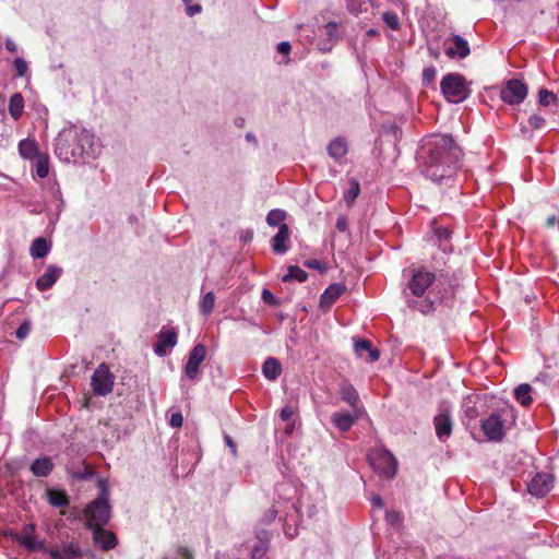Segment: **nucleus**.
Wrapping results in <instances>:
<instances>
[{
	"label": "nucleus",
	"mask_w": 559,
	"mask_h": 559,
	"mask_svg": "<svg viewBox=\"0 0 559 559\" xmlns=\"http://www.w3.org/2000/svg\"><path fill=\"white\" fill-rule=\"evenodd\" d=\"M290 231L286 224H282L277 234L272 238V250L277 254H283L288 250L286 245L289 240Z\"/></svg>",
	"instance_id": "obj_19"
},
{
	"label": "nucleus",
	"mask_w": 559,
	"mask_h": 559,
	"mask_svg": "<svg viewBox=\"0 0 559 559\" xmlns=\"http://www.w3.org/2000/svg\"><path fill=\"white\" fill-rule=\"evenodd\" d=\"M341 397L344 402H346L354 412L362 411V406L360 405V400L357 391L352 385H345L341 389Z\"/></svg>",
	"instance_id": "obj_24"
},
{
	"label": "nucleus",
	"mask_w": 559,
	"mask_h": 559,
	"mask_svg": "<svg viewBox=\"0 0 559 559\" xmlns=\"http://www.w3.org/2000/svg\"><path fill=\"white\" fill-rule=\"evenodd\" d=\"M336 227L340 231H345L347 229V221L344 216H340L337 218Z\"/></svg>",
	"instance_id": "obj_53"
},
{
	"label": "nucleus",
	"mask_w": 559,
	"mask_h": 559,
	"mask_svg": "<svg viewBox=\"0 0 559 559\" xmlns=\"http://www.w3.org/2000/svg\"><path fill=\"white\" fill-rule=\"evenodd\" d=\"M437 234L440 239L449 238V231L447 229H438Z\"/></svg>",
	"instance_id": "obj_58"
},
{
	"label": "nucleus",
	"mask_w": 559,
	"mask_h": 559,
	"mask_svg": "<svg viewBox=\"0 0 559 559\" xmlns=\"http://www.w3.org/2000/svg\"><path fill=\"white\" fill-rule=\"evenodd\" d=\"M515 423V414L512 407H506L490 414L481 420V430L490 441H501Z\"/></svg>",
	"instance_id": "obj_3"
},
{
	"label": "nucleus",
	"mask_w": 559,
	"mask_h": 559,
	"mask_svg": "<svg viewBox=\"0 0 559 559\" xmlns=\"http://www.w3.org/2000/svg\"><path fill=\"white\" fill-rule=\"evenodd\" d=\"M307 265L309 267H312V269H320L321 263H320V261L314 260V261H311V262H307Z\"/></svg>",
	"instance_id": "obj_60"
},
{
	"label": "nucleus",
	"mask_w": 559,
	"mask_h": 559,
	"mask_svg": "<svg viewBox=\"0 0 559 559\" xmlns=\"http://www.w3.org/2000/svg\"><path fill=\"white\" fill-rule=\"evenodd\" d=\"M31 331V325L29 323L27 322H24L20 325V328L16 330L15 334H16V337L20 338V340H23L24 337H26V335L29 333Z\"/></svg>",
	"instance_id": "obj_47"
},
{
	"label": "nucleus",
	"mask_w": 559,
	"mask_h": 559,
	"mask_svg": "<svg viewBox=\"0 0 559 559\" xmlns=\"http://www.w3.org/2000/svg\"><path fill=\"white\" fill-rule=\"evenodd\" d=\"M368 460L372 468L386 478H392L397 471V462L393 454L384 449H377L369 453Z\"/></svg>",
	"instance_id": "obj_6"
},
{
	"label": "nucleus",
	"mask_w": 559,
	"mask_h": 559,
	"mask_svg": "<svg viewBox=\"0 0 559 559\" xmlns=\"http://www.w3.org/2000/svg\"><path fill=\"white\" fill-rule=\"evenodd\" d=\"M224 440H225L227 447L230 449L231 454L234 456H236L237 455V445L234 442V440L231 439V437L229 435H225Z\"/></svg>",
	"instance_id": "obj_50"
},
{
	"label": "nucleus",
	"mask_w": 559,
	"mask_h": 559,
	"mask_svg": "<svg viewBox=\"0 0 559 559\" xmlns=\"http://www.w3.org/2000/svg\"><path fill=\"white\" fill-rule=\"evenodd\" d=\"M429 52L432 53V56L436 58V51H433L432 49H429Z\"/></svg>",
	"instance_id": "obj_63"
},
{
	"label": "nucleus",
	"mask_w": 559,
	"mask_h": 559,
	"mask_svg": "<svg viewBox=\"0 0 559 559\" xmlns=\"http://www.w3.org/2000/svg\"><path fill=\"white\" fill-rule=\"evenodd\" d=\"M437 74V70L435 67H427L423 71V81L425 84L429 85L435 81Z\"/></svg>",
	"instance_id": "obj_42"
},
{
	"label": "nucleus",
	"mask_w": 559,
	"mask_h": 559,
	"mask_svg": "<svg viewBox=\"0 0 559 559\" xmlns=\"http://www.w3.org/2000/svg\"><path fill=\"white\" fill-rule=\"evenodd\" d=\"M308 275L307 272L300 269L299 266H289L287 274H285L282 280L284 282L296 280L298 282H305Z\"/></svg>",
	"instance_id": "obj_35"
},
{
	"label": "nucleus",
	"mask_w": 559,
	"mask_h": 559,
	"mask_svg": "<svg viewBox=\"0 0 559 559\" xmlns=\"http://www.w3.org/2000/svg\"><path fill=\"white\" fill-rule=\"evenodd\" d=\"M25 548L28 550H43L47 554V549H50L49 547L45 546V543L43 540H38L36 537L28 538L27 543L24 545Z\"/></svg>",
	"instance_id": "obj_39"
},
{
	"label": "nucleus",
	"mask_w": 559,
	"mask_h": 559,
	"mask_svg": "<svg viewBox=\"0 0 559 559\" xmlns=\"http://www.w3.org/2000/svg\"><path fill=\"white\" fill-rule=\"evenodd\" d=\"M282 367L277 359L269 358L265 360L262 367L264 377L269 380H275L281 374Z\"/></svg>",
	"instance_id": "obj_28"
},
{
	"label": "nucleus",
	"mask_w": 559,
	"mask_h": 559,
	"mask_svg": "<svg viewBox=\"0 0 559 559\" xmlns=\"http://www.w3.org/2000/svg\"><path fill=\"white\" fill-rule=\"evenodd\" d=\"M433 423L437 437L440 440H444L450 437L452 432V420L449 413L441 412L435 417Z\"/></svg>",
	"instance_id": "obj_18"
},
{
	"label": "nucleus",
	"mask_w": 559,
	"mask_h": 559,
	"mask_svg": "<svg viewBox=\"0 0 559 559\" xmlns=\"http://www.w3.org/2000/svg\"><path fill=\"white\" fill-rule=\"evenodd\" d=\"M347 143L342 138L332 140L328 146L329 155L336 160L344 157L347 154Z\"/></svg>",
	"instance_id": "obj_26"
},
{
	"label": "nucleus",
	"mask_w": 559,
	"mask_h": 559,
	"mask_svg": "<svg viewBox=\"0 0 559 559\" xmlns=\"http://www.w3.org/2000/svg\"><path fill=\"white\" fill-rule=\"evenodd\" d=\"M445 52L450 58L463 59L469 55V47L465 39L455 35L452 38V45L447 48Z\"/></svg>",
	"instance_id": "obj_20"
},
{
	"label": "nucleus",
	"mask_w": 559,
	"mask_h": 559,
	"mask_svg": "<svg viewBox=\"0 0 559 559\" xmlns=\"http://www.w3.org/2000/svg\"><path fill=\"white\" fill-rule=\"evenodd\" d=\"M14 68L17 76H25L28 71V64L23 58H16L14 60Z\"/></svg>",
	"instance_id": "obj_41"
},
{
	"label": "nucleus",
	"mask_w": 559,
	"mask_h": 559,
	"mask_svg": "<svg viewBox=\"0 0 559 559\" xmlns=\"http://www.w3.org/2000/svg\"><path fill=\"white\" fill-rule=\"evenodd\" d=\"M286 212L280 209L272 210L266 215V223L270 226H281L282 224H285L284 221L286 219Z\"/></svg>",
	"instance_id": "obj_33"
},
{
	"label": "nucleus",
	"mask_w": 559,
	"mask_h": 559,
	"mask_svg": "<svg viewBox=\"0 0 559 559\" xmlns=\"http://www.w3.org/2000/svg\"><path fill=\"white\" fill-rule=\"evenodd\" d=\"M169 559V558H167ZM170 559H192L190 551L186 548H179Z\"/></svg>",
	"instance_id": "obj_48"
},
{
	"label": "nucleus",
	"mask_w": 559,
	"mask_h": 559,
	"mask_svg": "<svg viewBox=\"0 0 559 559\" xmlns=\"http://www.w3.org/2000/svg\"><path fill=\"white\" fill-rule=\"evenodd\" d=\"M19 153L25 159L36 158L38 155V145L34 139H24L19 143Z\"/></svg>",
	"instance_id": "obj_25"
},
{
	"label": "nucleus",
	"mask_w": 559,
	"mask_h": 559,
	"mask_svg": "<svg viewBox=\"0 0 559 559\" xmlns=\"http://www.w3.org/2000/svg\"><path fill=\"white\" fill-rule=\"evenodd\" d=\"M532 386L527 383H522L514 389V397L521 405L528 406L532 402Z\"/></svg>",
	"instance_id": "obj_29"
},
{
	"label": "nucleus",
	"mask_w": 559,
	"mask_h": 559,
	"mask_svg": "<svg viewBox=\"0 0 559 559\" xmlns=\"http://www.w3.org/2000/svg\"><path fill=\"white\" fill-rule=\"evenodd\" d=\"M528 123L533 129L538 130L545 126V119L537 114H533L528 118Z\"/></svg>",
	"instance_id": "obj_43"
},
{
	"label": "nucleus",
	"mask_w": 559,
	"mask_h": 559,
	"mask_svg": "<svg viewBox=\"0 0 559 559\" xmlns=\"http://www.w3.org/2000/svg\"><path fill=\"white\" fill-rule=\"evenodd\" d=\"M262 298H263V300H264L265 302H269V304H272V302H273V300H274V296H273V294H272L270 290H267V289H263V292H262Z\"/></svg>",
	"instance_id": "obj_54"
},
{
	"label": "nucleus",
	"mask_w": 559,
	"mask_h": 559,
	"mask_svg": "<svg viewBox=\"0 0 559 559\" xmlns=\"http://www.w3.org/2000/svg\"><path fill=\"white\" fill-rule=\"evenodd\" d=\"M554 487V476L548 473H538L528 483L527 490L532 496L544 497Z\"/></svg>",
	"instance_id": "obj_10"
},
{
	"label": "nucleus",
	"mask_w": 559,
	"mask_h": 559,
	"mask_svg": "<svg viewBox=\"0 0 559 559\" xmlns=\"http://www.w3.org/2000/svg\"><path fill=\"white\" fill-rule=\"evenodd\" d=\"M5 47L10 52H16L17 50L15 43L10 38L7 39Z\"/></svg>",
	"instance_id": "obj_55"
},
{
	"label": "nucleus",
	"mask_w": 559,
	"mask_h": 559,
	"mask_svg": "<svg viewBox=\"0 0 559 559\" xmlns=\"http://www.w3.org/2000/svg\"><path fill=\"white\" fill-rule=\"evenodd\" d=\"M345 292V286L342 284L330 285L320 297V308L323 310L329 309Z\"/></svg>",
	"instance_id": "obj_17"
},
{
	"label": "nucleus",
	"mask_w": 559,
	"mask_h": 559,
	"mask_svg": "<svg viewBox=\"0 0 559 559\" xmlns=\"http://www.w3.org/2000/svg\"><path fill=\"white\" fill-rule=\"evenodd\" d=\"M96 148L94 134L76 126L62 129L55 140V153L64 163H79L94 157Z\"/></svg>",
	"instance_id": "obj_2"
},
{
	"label": "nucleus",
	"mask_w": 559,
	"mask_h": 559,
	"mask_svg": "<svg viewBox=\"0 0 559 559\" xmlns=\"http://www.w3.org/2000/svg\"><path fill=\"white\" fill-rule=\"evenodd\" d=\"M25 103L21 93H14L9 100L8 110L10 117L17 121L24 114Z\"/></svg>",
	"instance_id": "obj_21"
},
{
	"label": "nucleus",
	"mask_w": 559,
	"mask_h": 559,
	"mask_svg": "<svg viewBox=\"0 0 559 559\" xmlns=\"http://www.w3.org/2000/svg\"><path fill=\"white\" fill-rule=\"evenodd\" d=\"M276 514H277L276 510H274V509H270V510L266 512V514H265V518H266L267 522L273 521V520L276 518Z\"/></svg>",
	"instance_id": "obj_57"
},
{
	"label": "nucleus",
	"mask_w": 559,
	"mask_h": 559,
	"mask_svg": "<svg viewBox=\"0 0 559 559\" xmlns=\"http://www.w3.org/2000/svg\"><path fill=\"white\" fill-rule=\"evenodd\" d=\"M435 281V274L424 269L414 270L408 282V288L415 296H423Z\"/></svg>",
	"instance_id": "obj_9"
},
{
	"label": "nucleus",
	"mask_w": 559,
	"mask_h": 559,
	"mask_svg": "<svg viewBox=\"0 0 559 559\" xmlns=\"http://www.w3.org/2000/svg\"><path fill=\"white\" fill-rule=\"evenodd\" d=\"M52 469V462L49 457H39L35 460L31 466V471L35 476L45 477L50 474Z\"/></svg>",
	"instance_id": "obj_27"
},
{
	"label": "nucleus",
	"mask_w": 559,
	"mask_h": 559,
	"mask_svg": "<svg viewBox=\"0 0 559 559\" xmlns=\"http://www.w3.org/2000/svg\"><path fill=\"white\" fill-rule=\"evenodd\" d=\"M247 140L251 141L253 140V136L251 134H247Z\"/></svg>",
	"instance_id": "obj_61"
},
{
	"label": "nucleus",
	"mask_w": 559,
	"mask_h": 559,
	"mask_svg": "<svg viewBox=\"0 0 559 559\" xmlns=\"http://www.w3.org/2000/svg\"><path fill=\"white\" fill-rule=\"evenodd\" d=\"M440 88L445 99L454 104L465 100L469 95L468 83L459 73L444 75L440 82Z\"/></svg>",
	"instance_id": "obj_4"
},
{
	"label": "nucleus",
	"mask_w": 559,
	"mask_h": 559,
	"mask_svg": "<svg viewBox=\"0 0 559 559\" xmlns=\"http://www.w3.org/2000/svg\"><path fill=\"white\" fill-rule=\"evenodd\" d=\"M429 52L432 53V56L436 58V51H433L432 49H429Z\"/></svg>",
	"instance_id": "obj_64"
},
{
	"label": "nucleus",
	"mask_w": 559,
	"mask_h": 559,
	"mask_svg": "<svg viewBox=\"0 0 559 559\" xmlns=\"http://www.w3.org/2000/svg\"><path fill=\"white\" fill-rule=\"evenodd\" d=\"M93 531V539L104 550H110L117 545L116 535L103 527H95Z\"/></svg>",
	"instance_id": "obj_16"
},
{
	"label": "nucleus",
	"mask_w": 559,
	"mask_h": 559,
	"mask_svg": "<svg viewBox=\"0 0 559 559\" xmlns=\"http://www.w3.org/2000/svg\"><path fill=\"white\" fill-rule=\"evenodd\" d=\"M326 37V41L320 40L319 48L322 51H329L331 50L333 44L336 41L338 34H337V24L336 23H328L323 27V34Z\"/></svg>",
	"instance_id": "obj_23"
},
{
	"label": "nucleus",
	"mask_w": 559,
	"mask_h": 559,
	"mask_svg": "<svg viewBox=\"0 0 559 559\" xmlns=\"http://www.w3.org/2000/svg\"><path fill=\"white\" fill-rule=\"evenodd\" d=\"M290 44L288 41H281L277 45V51L283 55H288L290 52Z\"/></svg>",
	"instance_id": "obj_51"
},
{
	"label": "nucleus",
	"mask_w": 559,
	"mask_h": 559,
	"mask_svg": "<svg viewBox=\"0 0 559 559\" xmlns=\"http://www.w3.org/2000/svg\"><path fill=\"white\" fill-rule=\"evenodd\" d=\"M556 223H557V218H556V216H554V215H552V216H549V217L547 218V221H546V224H547V226H549V227L555 226V225H556Z\"/></svg>",
	"instance_id": "obj_59"
},
{
	"label": "nucleus",
	"mask_w": 559,
	"mask_h": 559,
	"mask_svg": "<svg viewBox=\"0 0 559 559\" xmlns=\"http://www.w3.org/2000/svg\"><path fill=\"white\" fill-rule=\"evenodd\" d=\"M384 21L393 28H396L399 25L396 15L392 13H384Z\"/></svg>",
	"instance_id": "obj_49"
},
{
	"label": "nucleus",
	"mask_w": 559,
	"mask_h": 559,
	"mask_svg": "<svg viewBox=\"0 0 559 559\" xmlns=\"http://www.w3.org/2000/svg\"><path fill=\"white\" fill-rule=\"evenodd\" d=\"M62 274V269L56 265L47 266L45 273L36 281L39 290L51 288Z\"/></svg>",
	"instance_id": "obj_15"
},
{
	"label": "nucleus",
	"mask_w": 559,
	"mask_h": 559,
	"mask_svg": "<svg viewBox=\"0 0 559 559\" xmlns=\"http://www.w3.org/2000/svg\"><path fill=\"white\" fill-rule=\"evenodd\" d=\"M186 3L187 14L192 16L201 12V5L199 3H193L194 0H182Z\"/></svg>",
	"instance_id": "obj_44"
},
{
	"label": "nucleus",
	"mask_w": 559,
	"mask_h": 559,
	"mask_svg": "<svg viewBox=\"0 0 559 559\" xmlns=\"http://www.w3.org/2000/svg\"><path fill=\"white\" fill-rule=\"evenodd\" d=\"M177 344V333L174 329H162L158 333V340L154 346V352L158 356H165L168 348Z\"/></svg>",
	"instance_id": "obj_12"
},
{
	"label": "nucleus",
	"mask_w": 559,
	"mask_h": 559,
	"mask_svg": "<svg viewBox=\"0 0 559 559\" xmlns=\"http://www.w3.org/2000/svg\"><path fill=\"white\" fill-rule=\"evenodd\" d=\"M50 247L46 239L36 238L31 246V255L35 259L44 258L48 254Z\"/></svg>",
	"instance_id": "obj_30"
},
{
	"label": "nucleus",
	"mask_w": 559,
	"mask_h": 559,
	"mask_svg": "<svg viewBox=\"0 0 559 559\" xmlns=\"http://www.w3.org/2000/svg\"><path fill=\"white\" fill-rule=\"evenodd\" d=\"M385 519L386 521L391 524V525H397L401 523L402 521V516L399 512L396 511H389L386 512L385 514Z\"/></svg>",
	"instance_id": "obj_45"
},
{
	"label": "nucleus",
	"mask_w": 559,
	"mask_h": 559,
	"mask_svg": "<svg viewBox=\"0 0 559 559\" xmlns=\"http://www.w3.org/2000/svg\"><path fill=\"white\" fill-rule=\"evenodd\" d=\"M371 503L373 507L382 508L383 507V500L380 496H373L371 498Z\"/></svg>",
	"instance_id": "obj_56"
},
{
	"label": "nucleus",
	"mask_w": 559,
	"mask_h": 559,
	"mask_svg": "<svg viewBox=\"0 0 559 559\" xmlns=\"http://www.w3.org/2000/svg\"><path fill=\"white\" fill-rule=\"evenodd\" d=\"M354 349L355 353L361 358H364L365 355H368V359L370 362L378 360L380 357L379 350L372 348L371 343L367 340L357 341L354 345Z\"/></svg>",
	"instance_id": "obj_22"
},
{
	"label": "nucleus",
	"mask_w": 559,
	"mask_h": 559,
	"mask_svg": "<svg viewBox=\"0 0 559 559\" xmlns=\"http://www.w3.org/2000/svg\"><path fill=\"white\" fill-rule=\"evenodd\" d=\"M35 173L39 178H46L49 174V157L46 154L38 155L35 158Z\"/></svg>",
	"instance_id": "obj_31"
},
{
	"label": "nucleus",
	"mask_w": 559,
	"mask_h": 559,
	"mask_svg": "<svg viewBox=\"0 0 559 559\" xmlns=\"http://www.w3.org/2000/svg\"><path fill=\"white\" fill-rule=\"evenodd\" d=\"M169 424L174 428H180L183 424V417H182L181 413L171 414Z\"/></svg>",
	"instance_id": "obj_46"
},
{
	"label": "nucleus",
	"mask_w": 559,
	"mask_h": 559,
	"mask_svg": "<svg viewBox=\"0 0 559 559\" xmlns=\"http://www.w3.org/2000/svg\"><path fill=\"white\" fill-rule=\"evenodd\" d=\"M557 102V95L548 90L542 88L538 93V103L540 106H549Z\"/></svg>",
	"instance_id": "obj_38"
},
{
	"label": "nucleus",
	"mask_w": 559,
	"mask_h": 559,
	"mask_svg": "<svg viewBox=\"0 0 559 559\" xmlns=\"http://www.w3.org/2000/svg\"><path fill=\"white\" fill-rule=\"evenodd\" d=\"M115 382V377L110 372L109 368L106 364H100L95 369L92 379L91 385L96 395L105 396L112 391Z\"/></svg>",
	"instance_id": "obj_7"
},
{
	"label": "nucleus",
	"mask_w": 559,
	"mask_h": 559,
	"mask_svg": "<svg viewBox=\"0 0 559 559\" xmlns=\"http://www.w3.org/2000/svg\"><path fill=\"white\" fill-rule=\"evenodd\" d=\"M33 537H35V525L28 524L22 531L20 536V544L24 546L27 543V539Z\"/></svg>",
	"instance_id": "obj_40"
},
{
	"label": "nucleus",
	"mask_w": 559,
	"mask_h": 559,
	"mask_svg": "<svg viewBox=\"0 0 559 559\" xmlns=\"http://www.w3.org/2000/svg\"><path fill=\"white\" fill-rule=\"evenodd\" d=\"M206 357V347L202 344H197L189 354L188 361L185 367V372L188 378L195 379L199 374L200 365Z\"/></svg>",
	"instance_id": "obj_11"
},
{
	"label": "nucleus",
	"mask_w": 559,
	"mask_h": 559,
	"mask_svg": "<svg viewBox=\"0 0 559 559\" xmlns=\"http://www.w3.org/2000/svg\"><path fill=\"white\" fill-rule=\"evenodd\" d=\"M527 95L526 85L520 80H509L500 92L501 99L510 105L521 104Z\"/></svg>",
	"instance_id": "obj_8"
},
{
	"label": "nucleus",
	"mask_w": 559,
	"mask_h": 559,
	"mask_svg": "<svg viewBox=\"0 0 559 559\" xmlns=\"http://www.w3.org/2000/svg\"><path fill=\"white\" fill-rule=\"evenodd\" d=\"M48 501L53 507H63L69 503L68 496L64 491L49 489L47 491Z\"/></svg>",
	"instance_id": "obj_32"
},
{
	"label": "nucleus",
	"mask_w": 559,
	"mask_h": 559,
	"mask_svg": "<svg viewBox=\"0 0 559 559\" xmlns=\"http://www.w3.org/2000/svg\"><path fill=\"white\" fill-rule=\"evenodd\" d=\"M47 554L51 559H81L82 549L74 543L66 544L61 549H47Z\"/></svg>",
	"instance_id": "obj_14"
},
{
	"label": "nucleus",
	"mask_w": 559,
	"mask_h": 559,
	"mask_svg": "<svg viewBox=\"0 0 559 559\" xmlns=\"http://www.w3.org/2000/svg\"><path fill=\"white\" fill-rule=\"evenodd\" d=\"M429 52L432 53V56L436 58V51H433L432 49H429Z\"/></svg>",
	"instance_id": "obj_62"
},
{
	"label": "nucleus",
	"mask_w": 559,
	"mask_h": 559,
	"mask_svg": "<svg viewBox=\"0 0 559 559\" xmlns=\"http://www.w3.org/2000/svg\"><path fill=\"white\" fill-rule=\"evenodd\" d=\"M294 415V411L289 406H285L281 411V417L283 420H289Z\"/></svg>",
	"instance_id": "obj_52"
},
{
	"label": "nucleus",
	"mask_w": 559,
	"mask_h": 559,
	"mask_svg": "<svg viewBox=\"0 0 559 559\" xmlns=\"http://www.w3.org/2000/svg\"><path fill=\"white\" fill-rule=\"evenodd\" d=\"M359 192H360V187H359L358 181L352 180L350 187L344 192V200L346 201L347 204L350 205L355 201V199L358 197Z\"/></svg>",
	"instance_id": "obj_37"
},
{
	"label": "nucleus",
	"mask_w": 559,
	"mask_h": 559,
	"mask_svg": "<svg viewBox=\"0 0 559 559\" xmlns=\"http://www.w3.org/2000/svg\"><path fill=\"white\" fill-rule=\"evenodd\" d=\"M215 306V295L213 292L206 293L200 301V311L204 316H210Z\"/></svg>",
	"instance_id": "obj_34"
},
{
	"label": "nucleus",
	"mask_w": 559,
	"mask_h": 559,
	"mask_svg": "<svg viewBox=\"0 0 559 559\" xmlns=\"http://www.w3.org/2000/svg\"><path fill=\"white\" fill-rule=\"evenodd\" d=\"M461 150L449 135L428 138L420 152V170L432 181L452 178L460 168Z\"/></svg>",
	"instance_id": "obj_1"
},
{
	"label": "nucleus",
	"mask_w": 559,
	"mask_h": 559,
	"mask_svg": "<svg viewBox=\"0 0 559 559\" xmlns=\"http://www.w3.org/2000/svg\"><path fill=\"white\" fill-rule=\"evenodd\" d=\"M85 516L87 518V527L90 530L102 527V525L109 521L110 507L104 493L87 506Z\"/></svg>",
	"instance_id": "obj_5"
},
{
	"label": "nucleus",
	"mask_w": 559,
	"mask_h": 559,
	"mask_svg": "<svg viewBox=\"0 0 559 559\" xmlns=\"http://www.w3.org/2000/svg\"><path fill=\"white\" fill-rule=\"evenodd\" d=\"M361 414H362V411L354 412V409L350 413L349 412H336L332 415V421L338 430L347 431L359 419Z\"/></svg>",
	"instance_id": "obj_13"
},
{
	"label": "nucleus",
	"mask_w": 559,
	"mask_h": 559,
	"mask_svg": "<svg viewBox=\"0 0 559 559\" xmlns=\"http://www.w3.org/2000/svg\"><path fill=\"white\" fill-rule=\"evenodd\" d=\"M269 549V538H260L253 546L251 551V559H263Z\"/></svg>",
	"instance_id": "obj_36"
}]
</instances>
